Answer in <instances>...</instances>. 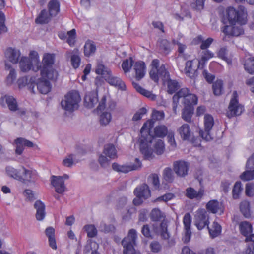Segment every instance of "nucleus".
I'll return each instance as SVG.
<instances>
[{
	"instance_id": "obj_37",
	"label": "nucleus",
	"mask_w": 254,
	"mask_h": 254,
	"mask_svg": "<svg viewBox=\"0 0 254 254\" xmlns=\"http://www.w3.org/2000/svg\"><path fill=\"white\" fill-rule=\"evenodd\" d=\"M239 229L241 233L244 236H248L252 232V225L247 221L241 222L239 224Z\"/></svg>"
},
{
	"instance_id": "obj_11",
	"label": "nucleus",
	"mask_w": 254,
	"mask_h": 254,
	"mask_svg": "<svg viewBox=\"0 0 254 254\" xmlns=\"http://www.w3.org/2000/svg\"><path fill=\"white\" fill-rule=\"evenodd\" d=\"M204 130H200L199 135L203 139L206 141L211 140L212 137L210 134V131L214 125L213 117L210 114H205L204 117Z\"/></svg>"
},
{
	"instance_id": "obj_32",
	"label": "nucleus",
	"mask_w": 254,
	"mask_h": 254,
	"mask_svg": "<svg viewBox=\"0 0 254 254\" xmlns=\"http://www.w3.org/2000/svg\"><path fill=\"white\" fill-rule=\"evenodd\" d=\"M95 72L96 74L101 75L105 80L112 74V72L109 68L100 63L98 64Z\"/></svg>"
},
{
	"instance_id": "obj_56",
	"label": "nucleus",
	"mask_w": 254,
	"mask_h": 254,
	"mask_svg": "<svg viewBox=\"0 0 254 254\" xmlns=\"http://www.w3.org/2000/svg\"><path fill=\"white\" fill-rule=\"evenodd\" d=\"M67 42L70 46H73L75 42L76 30L74 29L71 30L67 32Z\"/></svg>"
},
{
	"instance_id": "obj_13",
	"label": "nucleus",
	"mask_w": 254,
	"mask_h": 254,
	"mask_svg": "<svg viewBox=\"0 0 254 254\" xmlns=\"http://www.w3.org/2000/svg\"><path fill=\"white\" fill-rule=\"evenodd\" d=\"M174 170L175 173L181 177H184L188 174L189 163L183 160L176 161L174 162Z\"/></svg>"
},
{
	"instance_id": "obj_36",
	"label": "nucleus",
	"mask_w": 254,
	"mask_h": 254,
	"mask_svg": "<svg viewBox=\"0 0 254 254\" xmlns=\"http://www.w3.org/2000/svg\"><path fill=\"white\" fill-rule=\"evenodd\" d=\"M6 174L17 180L22 179L21 178V170H17L11 166H6L5 168Z\"/></svg>"
},
{
	"instance_id": "obj_12",
	"label": "nucleus",
	"mask_w": 254,
	"mask_h": 254,
	"mask_svg": "<svg viewBox=\"0 0 254 254\" xmlns=\"http://www.w3.org/2000/svg\"><path fill=\"white\" fill-rule=\"evenodd\" d=\"M21 168V173L22 179L19 180V181L26 183L28 182H34L38 179V174L35 170L32 169H28L24 166H22Z\"/></svg>"
},
{
	"instance_id": "obj_47",
	"label": "nucleus",
	"mask_w": 254,
	"mask_h": 254,
	"mask_svg": "<svg viewBox=\"0 0 254 254\" xmlns=\"http://www.w3.org/2000/svg\"><path fill=\"white\" fill-rule=\"evenodd\" d=\"M164 217V214L158 208L153 209L150 213L151 219L153 221H160Z\"/></svg>"
},
{
	"instance_id": "obj_59",
	"label": "nucleus",
	"mask_w": 254,
	"mask_h": 254,
	"mask_svg": "<svg viewBox=\"0 0 254 254\" xmlns=\"http://www.w3.org/2000/svg\"><path fill=\"white\" fill-rule=\"evenodd\" d=\"M5 15L2 11H0V34L7 31V28L5 26Z\"/></svg>"
},
{
	"instance_id": "obj_17",
	"label": "nucleus",
	"mask_w": 254,
	"mask_h": 254,
	"mask_svg": "<svg viewBox=\"0 0 254 254\" xmlns=\"http://www.w3.org/2000/svg\"><path fill=\"white\" fill-rule=\"evenodd\" d=\"M66 56L67 58H70V62L74 68L76 69L79 67L80 64L81 59L78 49L67 51Z\"/></svg>"
},
{
	"instance_id": "obj_29",
	"label": "nucleus",
	"mask_w": 254,
	"mask_h": 254,
	"mask_svg": "<svg viewBox=\"0 0 254 254\" xmlns=\"http://www.w3.org/2000/svg\"><path fill=\"white\" fill-rule=\"evenodd\" d=\"M132 85L136 91L139 93L140 94L148 98H149L151 100L154 101L156 100V95L153 94L152 92L143 88L138 83L133 82Z\"/></svg>"
},
{
	"instance_id": "obj_52",
	"label": "nucleus",
	"mask_w": 254,
	"mask_h": 254,
	"mask_svg": "<svg viewBox=\"0 0 254 254\" xmlns=\"http://www.w3.org/2000/svg\"><path fill=\"white\" fill-rule=\"evenodd\" d=\"M112 116L109 112H105L100 115V122L102 125L106 126L111 121Z\"/></svg>"
},
{
	"instance_id": "obj_39",
	"label": "nucleus",
	"mask_w": 254,
	"mask_h": 254,
	"mask_svg": "<svg viewBox=\"0 0 254 254\" xmlns=\"http://www.w3.org/2000/svg\"><path fill=\"white\" fill-rule=\"evenodd\" d=\"M84 48V54L87 57H89L94 54L96 50V46L94 42L90 40L86 42Z\"/></svg>"
},
{
	"instance_id": "obj_50",
	"label": "nucleus",
	"mask_w": 254,
	"mask_h": 254,
	"mask_svg": "<svg viewBox=\"0 0 254 254\" xmlns=\"http://www.w3.org/2000/svg\"><path fill=\"white\" fill-rule=\"evenodd\" d=\"M163 176L164 180L169 183L172 182L174 180L172 170L169 167H167L164 170Z\"/></svg>"
},
{
	"instance_id": "obj_3",
	"label": "nucleus",
	"mask_w": 254,
	"mask_h": 254,
	"mask_svg": "<svg viewBox=\"0 0 254 254\" xmlns=\"http://www.w3.org/2000/svg\"><path fill=\"white\" fill-rule=\"evenodd\" d=\"M152 126L151 122H147L143 124L140 130L141 135L139 138L140 150L146 159L152 158L153 152L151 146L154 137L149 133V130Z\"/></svg>"
},
{
	"instance_id": "obj_48",
	"label": "nucleus",
	"mask_w": 254,
	"mask_h": 254,
	"mask_svg": "<svg viewBox=\"0 0 254 254\" xmlns=\"http://www.w3.org/2000/svg\"><path fill=\"white\" fill-rule=\"evenodd\" d=\"M160 50L166 54H168L170 50V43L166 39H162L158 42Z\"/></svg>"
},
{
	"instance_id": "obj_45",
	"label": "nucleus",
	"mask_w": 254,
	"mask_h": 254,
	"mask_svg": "<svg viewBox=\"0 0 254 254\" xmlns=\"http://www.w3.org/2000/svg\"><path fill=\"white\" fill-rule=\"evenodd\" d=\"M206 207L209 212L215 214L219 208V202L217 200H211L207 203Z\"/></svg>"
},
{
	"instance_id": "obj_23",
	"label": "nucleus",
	"mask_w": 254,
	"mask_h": 254,
	"mask_svg": "<svg viewBox=\"0 0 254 254\" xmlns=\"http://www.w3.org/2000/svg\"><path fill=\"white\" fill-rule=\"evenodd\" d=\"M204 190L203 188H201L199 190L197 191L194 188L192 187L187 188L186 190V196L190 199H200L204 195Z\"/></svg>"
},
{
	"instance_id": "obj_49",
	"label": "nucleus",
	"mask_w": 254,
	"mask_h": 254,
	"mask_svg": "<svg viewBox=\"0 0 254 254\" xmlns=\"http://www.w3.org/2000/svg\"><path fill=\"white\" fill-rule=\"evenodd\" d=\"M227 50L226 47L221 48L218 52V56L219 57L225 61L228 64H231L232 60L230 58L227 57Z\"/></svg>"
},
{
	"instance_id": "obj_26",
	"label": "nucleus",
	"mask_w": 254,
	"mask_h": 254,
	"mask_svg": "<svg viewBox=\"0 0 254 254\" xmlns=\"http://www.w3.org/2000/svg\"><path fill=\"white\" fill-rule=\"evenodd\" d=\"M195 60H189L186 62L184 71L185 74L191 78H195L197 75V69L193 67Z\"/></svg>"
},
{
	"instance_id": "obj_57",
	"label": "nucleus",
	"mask_w": 254,
	"mask_h": 254,
	"mask_svg": "<svg viewBox=\"0 0 254 254\" xmlns=\"http://www.w3.org/2000/svg\"><path fill=\"white\" fill-rule=\"evenodd\" d=\"M148 180L152 184L156 189L159 188L160 186V181L159 176L157 174H151L148 177Z\"/></svg>"
},
{
	"instance_id": "obj_2",
	"label": "nucleus",
	"mask_w": 254,
	"mask_h": 254,
	"mask_svg": "<svg viewBox=\"0 0 254 254\" xmlns=\"http://www.w3.org/2000/svg\"><path fill=\"white\" fill-rule=\"evenodd\" d=\"M160 61L158 59L152 60L151 66V69L149 72L150 78L155 82H158L159 79L165 82L167 81L168 92L169 94L175 93L180 87L179 83L175 80H171L169 72L166 70L164 64L159 67Z\"/></svg>"
},
{
	"instance_id": "obj_55",
	"label": "nucleus",
	"mask_w": 254,
	"mask_h": 254,
	"mask_svg": "<svg viewBox=\"0 0 254 254\" xmlns=\"http://www.w3.org/2000/svg\"><path fill=\"white\" fill-rule=\"evenodd\" d=\"M242 190L241 183L240 182H237L233 187L232 190V194L234 199H237L239 198V195Z\"/></svg>"
},
{
	"instance_id": "obj_60",
	"label": "nucleus",
	"mask_w": 254,
	"mask_h": 254,
	"mask_svg": "<svg viewBox=\"0 0 254 254\" xmlns=\"http://www.w3.org/2000/svg\"><path fill=\"white\" fill-rule=\"evenodd\" d=\"M147 112V110L145 108L142 107L139 109L134 115L132 117L133 121H138L140 120Z\"/></svg>"
},
{
	"instance_id": "obj_25",
	"label": "nucleus",
	"mask_w": 254,
	"mask_h": 254,
	"mask_svg": "<svg viewBox=\"0 0 254 254\" xmlns=\"http://www.w3.org/2000/svg\"><path fill=\"white\" fill-rule=\"evenodd\" d=\"M133 69L135 71V77L137 80H141L145 76L146 66L144 62H136L133 66Z\"/></svg>"
},
{
	"instance_id": "obj_22",
	"label": "nucleus",
	"mask_w": 254,
	"mask_h": 254,
	"mask_svg": "<svg viewBox=\"0 0 254 254\" xmlns=\"http://www.w3.org/2000/svg\"><path fill=\"white\" fill-rule=\"evenodd\" d=\"M178 132L183 140H190L193 136V132L191 130L188 124L182 125L178 129Z\"/></svg>"
},
{
	"instance_id": "obj_15",
	"label": "nucleus",
	"mask_w": 254,
	"mask_h": 254,
	"mask_svg": "<svg viewBox=\"0 0 254 254\" xmlns=\"http://www.w3.org/2000/svg\"><path fill=\"white\" fill-rule=\"evenodd\" d=\"M46 79L49 80L47 78H43L42 76L38 79L36 78L35 85L39 92L43 94H47L51 91L52 88L51 83Z\"/></svg>"
},
{
	"instance_id": "obj_38",
	"label": "nucleus",
	"mask_w": 254,
	"mask_h": 254,
	"mask_svg": "<svg viewBox=\"0 0 254 254\" xmlns=\"http://www.w3.org/2000/svg\"><path fill=\"white\" fill-rule=\"evenodd\" d=\"M240 209L243 216L247 218H249L251 216V210L250 209V203L249 201L244 200L241 202L240 204Z\"/></svg>"
},
{
	"instance_id": "obj_7",
	"label": "nucleus",
	"mask_w": 254,
	"mask_h": 254,
	"mask_svg": "<svg viewBox=\"0 0 254 254\" xmlns=\"http://www.w3.org/2000/svg\"><path fill=\"white\" fill-rule=\"evenodd\" d=\"M176 94L179 99L182 98V103L185 107H192L196 105L198 102V98L194 94L190 93V90L187 88L180 89Z\"/></svg>"
},
{
	"instance_id": "obj_27",
	"label": "nucleus",
	"mask_w": 254,
	"mask_h": 254,
	"mask_svg": "<svg viewBox=\"0 0 254 254\" xmlns=\"http://www.w3.org/2000/svg\"><path fill=\"white\" fill-rule=\"evenodd\" d=\"M52 17L46 9H44L41 11L35 19V23L39 24H47L51 21Z\"/></svg>"
},
{
	"instance_id": "obj_34",
	"label": "nucleus",
	"mask_w": 254,
	"mask_h": 254,
	"mask_svg": "<svg viewBox=\"0 0 254 254\" xmlns=\"http://www.w3.org/2000/svg\"><path fill=\"white\" fill-rule=\"evenodd\" d=\"M29 57L30 61L34 64V66L33 67V70L35 72H37L41 67V63L39 59L38 53L35 51H31L29 54Z\"/></svg>"
},
{
	"instance_id": "obj_1",
	"label": "nucleus",
	"mask_w": 254,
	"mask_h": 254,
	"mask_svg": "<svg viewBox=\"0 0 254 254\" xmlns=\"http://www.w3.org/2000/svg\"><path fill=\"white\" fill-rule=\"evenodd\" d=\"M227 16L230 25L224 26L222 32L226 35L238 36L244 33L242 25L247 23V14L243 10H236L229 7L226 10Z\"/></svg>"
},
{
	"instance_id": "obj_51",
	"label": "nucleus",
	"mask_w": 254,
	"mask_h": 254,
	"mask_svg": "<svg viewBox=\"0 0 254 254\" xmlns=\"http://www.w3.org/2000/svg\"><path fill=\"white\" fill-rule=\"evenodd\" d=\"M168 226L166 222H162L160 224V235L164 239H168L170 237V234L168 232Z\"/></svg>"
},
{
	"instance_id": "obj_46",
	"label": "nucleus",
	"mask_w": 254,
	"mask_h": 254,
	"mask_svg": "<svg viewBox=\"0 0 254 254\" xmlns=\"http://www.w3.org/2000/svg\"><path fill=\"white\" fill-rule=\"evenodd\" d=\"M245 70L250 74H254V58H248L244 64Z\"/></svg>"
},
{
	"instance_id": "obj_16",
	"label": "nucleus",
	"mask_w": 254,
	"mask_h": 254,
	"mask_svg": "<svg viewBox=\"0 0 254 254\" xmlns=\"http://www.w3.org/2000/svg\"><path fill=\"white\" fill-rule=\"evenodd\" d=\"M51 184L55 187V191L60 194L63 193L65 189L64 181L62 176L53 175L51 177Z\"/></svg>"
},
{
	"instance_id": "obj_4",
	"label": "nucleus",
	"mask_w": 254,
	"mask_h": 254,
	"mask_svg": "<svg viewBox=\"0 0 254 254\" xmlns=\"http://www.w3.org/2000/svg\"><path fill=\"white\" fill-rule=\"evenodd\" d=\"M55 59L54 54H44L39 69L41 76L43 78H47L52 81H56L59 75L57 71L53 66Z\"/></svg>"
},
{
	"instance_id": "obj_14",
	"label": "nucleus",
	"mask_w": 254,
	"mask_h": 254,
	"mask_svg": "<svg viewBox=\"0 0 254 254\" xmlns=\"http://www.w3.org/2000/svg\"><path fill=\"white\" fill-rule=\"evenodd\" d=\"M246 168L252 170H247L244 172L241 175L242 180L247 181L254 179V153L247 162Z\"/></svg>"
},
{
	"instance_id": "obj_64",
	"label": "nucleus",
	"mask_w": 254,
	"mask_h": 254,
	"mask_svg": "<svg viewBox=\"0 0 254 254\" xmlns=\"http://www.w3.org/2000/svg\"><path fill=\"white\" fill-rule=\"evenodd\" d=\"M23 195L28 201H31L35 199L34 194L31 190H25L23 192Z\"/></svg>"
},
{
	"instance_id": "obj_10",
	"label": "nucleus",
	"mask_w": 254,
	"mask_h": 254,
	"mask_svg": "<svg viewBox=\"0 0 254 254\" xmlns=\"http://www.w3.org/2000/svg\"><path fill=\"white\" fill-rule=\"evenodd\" d=\"M141 162L138 158H135L134 163H126L120 165L117 163L112 164L113 169L118 172L127 173L133 170H136L141 167Z\"/></svg>"
},
{
	"instance_id": "obj_61",
	"label": "nucleus",
	"mask_w": 254,
	"mask_h": 254,
	"mask_svg": "<svg viewBox=\"0 0 254 254\" xmlns=\"http://www.w3.org/2000/svg\"><path fill=\"white\" fill-rule=\"evenodd\" d=\"M107 157V156L101 154L98 158V162L99 164L104 168H107L110 166V160H109Z\"/></svg>"
},
{
	"instance_id": "obj_63",
	"label": "nucleus",
	"mask_w": 254,
	"mask_h": 254,
	"mask_svg": "<svg viewBox=\"0 0 254 254\" xmlns=\"http://www.w3.org/2000/svg\"><path fill=\"white\" fill-rule=\"evenodd\" d=\"M73 155L70 154L65 158L63 161V164L64 166L68 167H71L73 164Z\"/></svg>"
},
{
	"instance_id": "obj_54",
	"label": "nucleus",
	"mask_w": 254,
	"mask_h": 254,
	"mask_svg": "<svg viewBox=\"0 0 254 254\" xmlns=\"http://www.w3.org/2000/svg\"><path fill=\"white\" fill-rule=\"evenodd\" d=\"M133 59L130 58L129 59H126L123 61L122 64V68L125 73L129 72L131 67L133 65Z\"/></svg>"
},
{
	"instance_id": "obj_18",
	"label": "nucleus",
	"mask_w": 254,
	"mask_h": 254,
	"mask_svg": "<svg viewBox=\"0 0 254 254\" xmlns=\"http://www.w3.org/2000/svg\"><path fill=\"white\" fill-rule=\"evenodd\" d=\"M36 80V76H32L29 79L26 76L22 77L18 80V84L19 88L24 87L26 85L28 86L29 89L34 92V87Z\"/></svg>"
},
{
	"instance_id": "obj_58",
	"label": "nucleus",
	"mask_w": 254,
	"mask_h": 254,
	"mask_svg": "<svg viewBox=\"0 0 254 254\" xmlns=\"http://www.w3.org/2000/svg\"><path fill=\"white\" fill-rule=\"evenodd\" d=\"M191 217L189 213L185 214L183 217V224L185 230H190Z\"/></svg>"
},
{
	"instance_id": "obj_21",
	"label": "nucleus",
	"mask_w": 254,
	"mask_h": 254,
	"mask_svg": "<svg viewBox=\"0 0 254 254\" xmlns=\"http://www.w3.org/2000/svg\"><path fill=\"white\" fill-rule=\"evenodd\" d=\"M110 85L122 91L126 89L125 82L119 77L114 76L112 74L105 80Z\"/></svg>"
},
{
	"instance_id": "obj_53",
	"label": "nucleus",
	"mask_w": 254,
	"mask_h": 254,
	"mask_svg": "<svg viewBox=\"0 0 254 254\" xmlns=\"http://www.w3.org/2000/svg\"><path fill=\"white\" fill-rule=\"evenodd\" d=\"M164 142L161 139L157 140L154 145V152L158 155H161L164 152Z\"/></svg>"
},
{
	"instance_id": "obj_41",
	"label": "nucleus",
	"mask_w": 254,
	"mask_h": 254,
	"mask_svg": "<svg viewBox=\"0 0 254 254\" xmlns=\"http://www.w3.org/2000/svg\"><path fill=\"white\" fill-rule=\"evenodd\" d=\"M168 133V128L164 125L157 126L154 128V134L158 137H164Z\"/></svg>"
},
{
	"instance_id": "obj_20",
	"label": "nucleus",
	"mask_w": 254,
	"mask_h": 254,
	"mask_svg": "<svg viewBox=\"0 0 254 254\" xmlns=\"http://www.w3.org/2000/svg\"><path fill=\"white\" fill-rule=\"evenodd\" d=\"M134 193L137 197H142L146 199L151 196V191L148 186L146 184H143L139 187L135 188Z\"/></svg>"
},
{
	"instance_id": "obj_19",
	"label": "nucleus",
	"mask_w": 254,
	"mask_h": 254,
	"mask_svg": "<svg viewBox=\"0 0 254 254\" xmlns=\"http://www.w3.org/2000/svg\"><path fill=\"white\" fill-rule=\"evenodd\" d=\"M20 55L21 53L19 50L11 47L8 48L5 52L6 58L14 64L18 62Z\"/></svg>"
},
{
	"instance_id": "obj_9",
	"label": "nucleus",
	"mask_w": 254,
	"mask_h": 254,
	"mask_svg": "<svg viewBox=\"0 0 254 254\" xmlns=\"http://www.w3.org/2000/svg\"><path fill=\"white\" fill-rule=\"evenodd\" d=\"M209 218L207 211L204 209H199L196 211L194 216V224L198 230H202L205 227L208 226Z\"/></svg>"
},
{
	"instance_id": "obj_35",
	"label": "nucleus",
	"mask_w": 254,
	"mask_h": 254,
	"mask_svg": "<svg viewBox=\"0 0 254 254\" xmlns=\"http://www.w3.org/2000/svg\"><path fill=\"white\" fill-rule=\"evenodd\" d=\"M1 102L5 100L10 110L15 111L17 110V103L16 99L11 96L5 95L0 99Z\"/></svg>"
},
{
	"instance_id": "obj_33",
	"label": "nucleus",
	"mask_w": 254,
	"mask_h": 254,
	"mask_svg": "<svg viewBox=\"0 0 254 254\" xmlns=\"http://www.w3.org/2000/svg\"><path fill=\"white\" fill-rule=\"evenodd\" d=\"M34 64L30 59L26 57H21L19 61V66L20 69L23 72H27L33 68Z\"/></svg>"
},
{
	"instance_id": "obj_42",
	"label": "nucleus",
	"mask_w": 254,
	"mask_h": 254,
	"mask_svg": "<svg viewBox=\"0 0 254 254\" xmlns=\"http://www.w3.org/2000/svg\"><path fill=\"white\" fill-rule=\"evenodd\" d=\"M212 89L215 95H221L224 91L223 81L221 80H216L213 84Z\"/></svg>"
},
{
	"instance_id": "obj_31",
	"label": "nucleus",
	"mask_w": 254,
	"mask_h": 254,
	"mask_svg": "<svg viewBox=\"0 0 254 254\" xmlns=\"http://www.w3.org/2000/svg\"><path fill=\"white\" fill-rule=\"evenodd\" d=\"M98 99L97 94L89 93L84 97V104L86 107L92 108L97 103Z\"/></svg>"
},
{
	"instance_id": "obj_43",
	"label": "nucleus",
	"mask_w": 254,
	"mask_h": 254,
	"mask_svg": "<svg viewBox=\"0 0 254 254\" xmlns=\"http://www.w3.org/2000/svg\"><path fill=\"white\" fill-rule=\"evenodd\" d=\"M211 237L214 238L217 237L221 232V226L216 222L213 223L212 228L207 227Z\"/></svg>"
},
{
	"instance_id": "obj_28",
	"label": "nucleus",
	"mask_w": 254,
	"mask_h": 254,
	"mask_svg": "<svg viewBox=\"0 0 254 254\" xmlns=\"http://www.w3.org/2000/svg\"><path fill=\"white\" fill-rule=\"evenodd\" d=\"M48 12L52 16H56L60 11V3L58 0H51L47 5Z\"/></svg>"
},
{
	"instance_id": "obj_8",
	"label": "nucleus",
	"mask_w": 254,
	"mask_h": 254,
	"mask_svg": "<svg viewBox=\"0 0 254 254\" xmlns=\"http://www.w3.org/2000/svg\"><path fill=\"white\" fill-rule=\"evenodd\" d=\"M244 110V106L239 103L238 94L236 91L233 92L228 107L227 116L229 118L240 115Z\"/></svg>"
},
{
	"instance_id": "obj_24",
	"label": "nucleus",
	"mask_w": 254,
	"mask_h": 254,
	"mask_svg": "<svg viewBox=\"0 0 254 254\" xmlns=\"http://www.w3.org/2000/svg\"><path fill=\"white\" fill-rule=\"evenodd\" d=\"M34 207L36 210V219L38 221L43 220L46 216L45 204L41 200H37L34 204Z\"/></svg>"
},
{
	"instance_id": "obj_44",
	"label": "nucleus",
	"mask_w": 254,
	"mask_h": 254,
	"mask_svg": "<svg viewBox=\"0 0 254 254\" xmlns=\"http://www.w3.org/2000/svg\"><path fill=\"white\" fill-rule=\"evenodd\" d=\"M83 229L86 232L89 238H94L97 235L98 231L97 228L93 224L85 225L83 227Z\"/></svg>"
},
{
	"instance_id": "obj_5",
	"label": "nucleus",
	"mask_w": 254,
	"mask_h": 254,
	"mask_svg": "<svg viewBox=\"0 0 254 254\" xmlns=\"http://www.w3.org/2000/svg\"><path fill=\"white\" fill-rule=\"evenodd\" d=\"M81 100L80 95L77 91L72 90L64 96L61 101L62 108L66 112H72L77 109Z\"/></svg>"
},
{
	"instance_id": "obj_30",
	"label": "nucleus",
	"mask_w": 254,
	"mask_h": 254,
	"mask_svg": "<svg viewBox=\"0 0 254 254\" xmlns=\"http://www.w3.org/2000/svg\"><path fill=\"white\" fill-rule=\"evenodd\" d=\"M103 153L110 159H115L118 157L116 148L113 144L109 143L105 145Z\"/></svg>"
},
{
	"instance_id": "obj_62",
	"label": "nucleus",
	"mask_w": 254,
	"mask_h": 254,
	"mask_svg": "<svg viewBox=\"0 0 254 254\" xmlns=\"http://www.w3.org/2000/svg\"><path fill=\"white\" fill-rule=\"evenodd\" d=\"M16 73L14 69H11L8 75L6 78V82L8 85L12 84L15 80Z\"/></svg>"
},
{
	"instance_id": "obj_6",
	"label": "nucleus",
	"mask_w": 254,
	"mask_h": 254,
	"mask_svg": "<svg viewBox=\"0 0 254 254\" xmlns=\"http://www.w3.org/2000/svg\"><path fill=\"white\" fill-rule=\"evenodd\" d=\"M137 238V231L134 229H130L127 236L122 241L124 247V254H134V246L136 245Z\"/></svg>"
},
{
	"instance_id": "obj_40",
	"label": "nucleus",
	"mask_w": 254,
	"mask_h": 254,
	"mask_svg": "<svg viewBox=\"0 0 254 254\" xmlns=\"http://www.w3.org/2000/svg\"><path fill=\"white\" fill-rule=\"evenodd\" d=\"M193 112L194 108L184 107L182 113V119L186 122L190 123Z\"/></svg>"
}]
</instances>
